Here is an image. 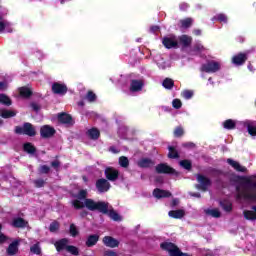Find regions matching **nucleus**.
Masks as SVG:
<instances>
[{
    "instance_id": "f257e3e1",
    "label": "nucleus",
    "mask_w": 256,
    "mask_h": 256,
    "mask_svg": "<svg viewBox=\"0 0 256 256\" xmlns=\"http://www.w3.org/2000/svg\"><path fill=\"white\" fill-rule=\"evenodd\" d=\"M89 192L87 189L79 190L77 195H74V200H72V205L74 209H88V211H100L101 213H107L109 209V203L107 202H97L91 198H87Z\"/></svg>"
},
{
    "instance_id": "f03ea898",
    "label": "nucleus",
    "mask_w": 256,
    "mask_h": 256,
    "mask_svg": "<svg viewBox=\"0 0 256 256\" xmlns=\"http://www.w3.org/2000/svg\"><path fill=\"white\" fill-rule=\"evenodd\" d=\"M240 182L236 188L237 198L256 203V175L241 178Z\"/></svg>"
},
{
    "instance_id": "7ed1b4c3",
    "label": "nucleus",
    "mask_w": 256,
    "mask_h": 256,
    "mask_svg": "<svg viewBox=\"0 0 256 256\" xmlns=\"http://www.w3.org/2000/svg\"><path fill=\"white\" fill-rule=\"evenodd\" d=\"M163 251H167L170 256H189V254L182 253L175 244L171 242H163L160 244Z\"/></svg>"
},
{
    "instance_id": "20e7f679",
    "label": "nucleus",
    "mask_w": 256,
    "mask_h": 256,
    "mask_svg": "<svg viewBox=\"0 0 256 256\" xmlns=\"http://www.w3.org/2000/svg\"><path fill=\"white\" fill-rule=\"evenodd\" d=\"M15 133L18 135H28L29 137L35 136V128L31 123H25L23 126H17L15 128Z\"/></svg>"
},
{
    "instance_id": "39448f33",
    "label": "nucleus",
    "mask_w": 256,
    "mask_h": 256,
    "mask_svg": "<svg viewBox=\"0 0 256 256\" xmlns=\"http://www.w3.org/2000/svg\"><path fill=\"white\" fill-rule=\"evenodd\" d=\"M202 70L206 73H217V71L221 70V62L210 61L202 66Z\"/></svg>"
},
{
    "instance_id": "423d86ee",
    "label": "nucleus",
    "mask_w": 256,
    "mask_h": 256,
    "mask_svg": "<svg viewBox=\"0 0 256 256\" xmlns=\"http://www.w3.org/2000/svg\"><path fill=\"white\" fill-rule=\"evenodd\" d=\"M96 189L99 193H107L111 189V184L106 179H99L96 182Z\"/></svg>"
},
{
    "instance_id": "0eeeda50",
    "label": "nucleus",
    "mask_w": 256,
    "mask_h": 256,
    "mask_svg": "<svg viewBox=\"0 0 256 256\" xmlns=\"http://www.w3.org/2000/svg\"><path fill=\"white\" fill-rule=\"evenodd\" d=\"M197 181H198L199 185H197L196 187L200 191H205L206 189H209V187L211 186V181L205 176L198 175Z\"/></svg>"
},
{
    "instance_id": "6e6552de",
    "label": "nucleus",
    "mask_w": 256,
    "mask_h": 256,
    "mask_svg": "<svg viewBox=\"0 0 256 256\" xmlns=\"http://www.w3.org/2000/svg\"><path fill=\"white\" fill-rule=\"evenodd\" d=\"M105 176L108 181H117V178L119 177V171L115 168H106L105 170Z\"/></svg>"
},
{
    "instance_id": "1a4fd4ad",
    "label": "nucleus",
    "mask_w": 256,
    "mask_h": 256,
    "mask_svg": "<svg viewBox=\"0 0 256 256\" xmlns=\"http://www.w3.org/2000/svg\"><path fill=\"white\" fill-rule=\"evenodd\" d=\"M102 241L104 245L106 247H110V249H115V247H119V240L111 236H105Z\"/></svg>"
},
{
    "instance_id": "9d476101",
    "label": "nucleus",
    "mask_w": 256,
    "mask_h": 256,
    "mask_svg": "<svg viewBox=\"0 0 256 256\" xmlns=\"http://www.w3.org/2000/svg\"><path fill=\"white\" fill-rule=\"evenodd\" d=\"M178 43L179 42L175 36H170L163 39V45L166 47V49H173V47H177Z\"/></svg>"
},
{
    "instance_id": "9b49d317",
    "label": "nucleus",
    "mask_w": 256,
    "mask_h": 256,
    "mask_svg": "<svg viewBox=\"0 0 256 256\" xmlns=\"http://www.w3.org/2000/svg\"><path fill=\"white\" fill-rule=\"evenodd\" d=\"M143 85H144L143 80L133 79L130 82V91L132 93H137L143 89Z\"/></svg>"
},
{
    "instance_id": "f8f14e48",
    "label": "nucleus",
    "mask_w": 256,
    "mask_h": 256,
    "mask_svg": "<svg viewBox=\"0 0 256 256\" xmlns=\"http://www.w3.org/2000/svg\"><path fill=\"white\" fill-rule=\"evenodd\" d=\"M52 91L56 95H65L67 93V86L61 83H54L52 85Z\"/></svg>"
},
{
    "instance_id": "ddd939ff",
    "label": "nucleus",
    "mask_w": 256,
    "mask_h": 256,
    "mask_svg": "<svg viewBox=\"0 0 256 256\" xmlns=\"http://www.w3.org/2000/svg\"><path fill=\"white\" fill-rule=\"evenodd\" d=\"M247 55H249V52L243 54V53H240L238 55H235L232 57V63L234 65H243L245 63V61H247Z\"/></svg>"
},
{
    "instance_id": "4468645a",
    "label": "nucleus",
    "mask_w": 256,
    "mask_h": 256,
    "mask_svg": "<svg viewBox=\"0 0 256 256\" xmlns=\"http://www.w3.org/2000/svg\"><path fill=\"white\" fill-rule=\"evenodd\" d=\"M41 137L48 138V137H53L55 135V128L45 125L41 128L40 130Z\"/></svg>"
},
{
    "instance_id": "2eb2a0df",
    "label": "nucleus",
    "mask_w": 256,
    "mask_h": 256,
    "mask_svg": "<svg viewBox=\"0 0 256 256\" xmlns=\"http://www.w3.org/2000/svg\"><path fill=\"white\" fill-rule=\"evenodd\" d=\"M156 171L157 173H170L172 175H175L176 173L175 169H173L167 164H159L158 166H156Z\"/></svg>"
},
{
    "instance_id": "dca6fc26",
    "label": "nucleus",
    "mask_w": 256,
    "mask_h": 256,
    "mask_svg": "<svg viewBox=\"0 0 256 256\" xmlns=\"http://www.w3.org/2000/svg\"><path fill=\"white\" fill-rule=\"evenodd\" d=\"M227 163L230 164V166L233 167L235 171H239L240 173H245V171H247V168L245 166H242L239 162L231 158L227 159Z\"/></svg>"
},
{
    "instance_id": "f3484780",
    "label": "nucleus",
    "mask_w": 256,
    "mask_h": 256,
    "mask_svg": "<svg viewBox=\"0 0 256 256\" xmlns=\"http://www.w3.org/2000/svg\"><path fill=\"white\" fill-rule=\"evenodd\" d=\"M168 216L171 217L172 219H183L185 217V210L178 209L169 211Z\"/></svg>"
},
{
    "instance_id": "a211bd4d",
    "label": "nucleus",
    "mask_w": 256,
    "mask_h": 256,
    "mask_svg": "<svg viewBox=\"0 0 256 256\" xmlns=\"http://www.w3.org/2000/svg\"><path fill=\"white\" fill-rule=\"evenodd\" d=\"M153 196L156 197V199H165V197H171V192L161 189H155L153 191Z\"/></svg>"
},
{
    "instance_id": "6ab92c4d",
    "label": "nucleus",
    "mask_w": 256,
    "mask_h": 256,
    "mask_svg": "<svg viewBox=\"0 0 256 256\" xmlns=\"http://www.w3.org/2000/svg\"><path fill=\"white\" fill-rule=\"evenodd\" d=\"M57 251H63V249H67L69 247V240L61 239L54 243Z\"/></svg>"
},
{
    "instance_id": "aec40b11",
    "label": "nucleus",
    "mask_w": 256,
    "mask_h": 256,
    "mask_svg": "<svg viewBox=\"0 0 256 256\" xmlns=\"http://www.w3.org/2000/svg\"><path fill=\"white\" fill-rule=\"evenodd\" d=\"M244 217L248 221H256V206L253 207V210L244 211Z\"/></svg>"
},
{
    "instance_id": "412c9836",
    "label": "nucleus",
    "mask_w": 256,
    "mask_h": 256,
    "mask_svg": "<svg viewBox=\"0 0 256 256\" xmlns=\"http://www.w3.org/2000/svg\"><path fill=\"white\" fill-rule=\"evenodd\" d=\"M58 121H60V123L66 124V125H71V123H73V118H71V115H69V114H60L58 116Z\"/></svg>"
},
{
    "instance_id": "4be33fe9",
    "label": "nucleus",
    "mask_w": 256,
    "mask_h": 256,
    "mask_svg": "<svg viewBox=\"0 0 256 256\" xmlns=\"http://www.w3.org/2000/svg\"><path fill=\"white\" fill-rule=\"evenodd\" d=\"M18 91H19V95L22 96L24 99L31 97V95L33 93L31 91V88H29V87H21L18 89Z\"/></svg>"
},
{
    "instance_id": "5701e85b",
    "label": "nucleus",
    "mask_w": 256,
    "mask_h": 256,
    "mask_svg": "<svg viewBox=\"0 0 256 256\" xmlns=\"http://www.w3.org/2000/svg\"><path fill=\"white\" fill-rule=\"evenodd\" d=\"M0 115L1 117H3V119H9L11 117H15V115H17V112L14 110L2 109L0 110Z\"/></svg>"
},
{
    "instance_id": "b1692460",
    "label": "nucleus",
    "mask_w": 256,
    "mask_h": 256,
    "mask_svg": "<svg viewBox=\"0 0 256 256\" xmlns=\"http://www.w3.org/2000/svg\"><path fill=\"white\" fill-rule=\"evenodd\" d=\"M193 38L191 36L182 35L179 37V42L183 47H189V45L192 43Z\"/></svg>"
},
{
    "instance_id": "393cba45",
    "label": "nucleus",
    "mask_w": 256,
    "mask_h": 256,
    "mask_svg": "<svg viewBox=\"0 0 256 256\" xmlns=\"http://www.w3.org/2000/svg\"><path fill=\"white\" fill-rule=\"evenodd\" d=\"M19 241L12 242L8 247V255H15L19 251Z\"/></svg>"
},
{
    "instance_id": "a878e982",
    "label": "nucleus",
    "mask_w": 256,
    "mask_h": 256,
    "mask_svg": "<svg viewBox=\"0 0 256 256\" xmlns=\"http://www.w3.org/2000/svg\"><path fill=\"white\" fill-rule=\"evenodd\" d=\"M206 215H209L210 217L219 218L221 217V211L217 208H208L205 210Z\"/></svg>"
},
{
    "instance_id": "bb28decb",
    "label": "nucleus",
    "mask_w": 256,
    "mask_h": 256,
    "mask_svg": "<svg viewBox=\"0 0 256 256\" xmlns=\"http://www.w3.org/2000/svg\"><path fill=\"white\" fill-rule=\"evenodd\" d=\"M28 223L23 218H14L12 222L13 227H27Z\"/></svg>"
},
{
    "instance_id": "cd10ccee",
    "label": "nucleus",
    "mask_w": 256,
    "mask_h": 256,
    "mask_svg": "<svg viewBox=\"0 0 256 256\" xmlns=\"http://www.w3.org/2000/svg\"><path fill=\"white\" fill-rule=\"evenodd\" d=\"M97 241H99V236L91 235L88 237L86 245L87 247H93V245H97Z\"/></svg>"
},
{
    "instance_id": "c85d7f7f",
    "label": "nucleus",
    "mask_w": 256,
    "mask_h": 256,
    "mask_svg": "<svg viewBox=\"0 0 256 256\" xmlns=\"http://www.w3.org/2000/svg\"><path fill=\"white\" fill-rule=\"evenodd\" d=\"M0 103L1 105H5L6 107H9L12 105L11 98L5 94H0Z\"/></svg>"
},
{
    "instance_id": "c756f323",
    "label": "nucleus",
    "mask_w": 256,
    "mask_h": 256,
    "mask_svg": "<svg viewBox=\"0 0 256 256\" xmlns=\"http://www.w3.org/2000/svg\"><path fill=\"white\" fill-rule=\"evenodd\" d=\"M247 131L251 137H256V123L255 122L248 123Z\"/></svg>"
},
{
    "instance_id": "7c9ffc66",
    "label": "nucleus",
    "mask_w": 256,
    "mask_h": 256,
    "mask_svg": "<svg viewBox=\"0 0 256 256\" xmlns=\"http://www.w3.org/2000/svg\"><path fill=\"white\" fill-rule=\"evenodd\" d=\"M9 27H11V23L7 22L3 19V16L0 15V33H3L5 29H9Z\"/></svg>"
},
{
    "instance_id": "2f4dec72",
    "label": "nucleus",
    "mask_w": 256,
    "mask_h": 256,
    "mask_svg": "<svg viewBox=\"0 0 256 256\" xmlns=\"http://www.w3.org/2000/svg\"><path fill=\"white\" fill-rule=\"evenodd\" d=\"M192 23H193V20L191 18H186L180 21V27L182 29H188V27H191Z\"/></svg>"
},
{
    "instance_id": "473e14b6",
    "label": "nucleus",
    "mask_w": 256,
    "mask_h": 256,
    "mask_svg": "<svg viewBox=\"0 0 256 256\" xmlns=\"http://www.w3.org/2000/svg\"><path fill=\"white\" fill-rule=\"evenodd\" d=\"M88 135L90 137V139H99V130H97L96 128H92L88 131Z\"/></svg>"
},
{
    "instance_id": "72a5a7b5",
    "label": "nucleus",
    "mask_w": 256,
    "mask_h": 256,
    "mask_svg": "<svg viewBox=\"0 0 256 256\" xmlns=\"http://www.w3.org/2000/svg\"><path fill=\"white\" fill-rule=\"evenodd\" d=\"M168 149H169V153H168L169 159H177L179 157L177 150H175L172 146H170Z\"/></svg>"
},
{
    "instance_id": "f704fd0d",
    "label": "nucleus",
    "mask_w": 256,
    "mask_h": 256,
    "mask_svg": "<svg viewBox=\"0 0 256 256\" xmlns=\"http://www.w3.org/2000/svg\"><path fill=\"white\" fill-rule=\"evenodd\" d=\"M224 129H235V121L229 119L223 123Z\"/></svg>"
},
{
    "instance_id": "c9c22d12",
    "label": "nucleus",
    "mask_w": 256,
    "mask_h": 256,
    "mask_svg": "<svg viewBox=\"0 0 256 256\" xmlns=\"http://www.w3.org/2000/svg\"><path fill=\"white\" fill-rule=\"evenodd\" d=\"M66 251H68V253H71V255H79V248L75 247V246H67L66 247Z\"/></svg>"
},
{
    "instance_id": "e433bc0d",
    "label": "nucleus",
    "mask_w": 256,
    "mask_h": 256,
    "mask_svg": "<svg viewBox=\"0 0 256 256\" xmlns=\"http://www.w3.org/2000/svg\"><path fill=\"white\" fill-rule=\"evenodd\" d=\"M163 87L165 89H171L174 85L173 83V80L172 79H169V78H166L163 83H162Z\"/></svg>"
},
{
    "instance_id": "4c0bfd02",
    "label": "nucleus",
    "mask_w": 256,
    "mask_h": 256,
    "mask_svg": "<svg viewBox=\"0 0 256 256\" xmlns=\"http://www.w3.org/2000/svg\"><path fill=\"white\" fill-rule=\"evenodd\" d=\"M151 165H153V162L149 159H142L139 161L140 167H151Z\"/></svg>"
},
{
    "instance_id": "58836bf2",
    "label": "nucleus",
    "mask_w": 256,
    "mask_h": 256,
    "mask_svg": "<svg viewBox=\"0 0 256 256\" xmlns=\"http://www.w3.org/2000/svg\"><path fill=\"white\" fill-rule=\"evenodd\" d=\"M24 151H26V153L33 154L35 153V147L31 145V143H26L24 144Z\"/></svg>"
},
{
    "instance_id": "ea45409f",
    "label": "nucleus",
    "mask_w": 256,
    "mask_h": 256,
    "mask_svg": "<svg viewBox=\"0 0 256 256\" xmlns=\"http://www.w3.org/2000/svg\"><path fill=\"white\" fill-rule=\"evenodd\" d=\"M119 165L121 167H129V159H127V157L122 156L119 158Z\"/></svg>"
},
{
    "instance_id": "a19ab883",
    "label": "nucleus",
    "mask_w": 256,
    "mask_h": 256,
    "mask_svg": "<svg viewBox=\"0 0 256 256\" xmlns=\"http://www.w3.org/2000/svg\"><path fill=\"white\" fill-rule=\"evenodd\" d=\"M109 217H110V219H112L113 221H121V216H119L118 213L115 212V211H110V212H109Z\"/></svg>"
},
{
    "instance_id": "79ce46f5",
    "label": "nucleus",
    "mask_w": 256,
    "mask_h": 256,
    "mask_svg": "<svg viewBox=\"0 0 256 256\" xmlns=\"http://www.w3.org/2000/svg\"><path fill=\"white\" fill-rule=\"evenodd\" d=\"M221 207L224 209V211H231V209H233L231 202L229 201L221 202Z\"/></svg>"
},
{
    "instance_id": "37998d69",
    "label": "nucleus",
    "mask_w": 256,
    "mask_h": 256,
    "mask_svg": "<svg viewBox=\"0 0 256 256\" xmlns=\"http://www.w3.org/2000/svg\"><path fill=\"white\" fill-rule=\"evenodd\" d=\"M182 97L184 99H191L193 97V91L192 90H184L182 93H181Z\"/></svg>"
},
{
    "instance_id": "c03bdc74",
    "label": "nucleus",
    "mask_w": 256,
    "mask_h": 256,
    "mask_svg": "<svg viewBox=\"0 0 256 256\" xmlns=\"http://www.w3.org/2000/svg\"><path fill=\"white\" fill-rule=\"evenodd\" d=\"M50 231L51 233H57V231H59V223L58 222H52L50 224Z\"/></svg>"
},
{
    "instance_id": "a18cd8bd",
    "label": "nucleus",
    "mask_w": 256,
    "mask_h": 256,
    "mask_svg": "<svg viewBox=\"0 0 256 256\" xmlns=\"http://www.w3.org/2000/svg\"><path fill=\"white\" fill-rule=\"evenodd\" d=\"M30 251L34 253L35 255H40L41 254V247H39V244H35L30 248Z\"/></svg>"
},
{
    "instance_id": "49530a36",
    "label": "nucleus",
    "mask_w": 256,
    "mask_h": 256,
    "mask_svg": "<svg viewBox=\"0 0 256 256\" xmlns=\"http://www.w3.org/2000/svg\"><path fill=\"white\" fill-rule=\"evenodd\" d=\"M70 234L72 237H77V235H79V231L77 230L75 224L70 225Z\"/></svg>"
},
{
    "instance_id": "de8ad7c7",
    "label": "nucleus",
    "mask_w": 256,
    "mask_h": 256,
    "mask_svg": "<svg viewBox=\"0 0 256 256\" xmlns=\"http://www.w3.org/2000/svg\"><path fill=\"white\" fill-rule=\"evenodd\" d=\"M183 103L179 100V99H174L172 101V106L174 107V109H181Z\"/></svg>"
},
{
    "instance_id": "09e8293b",
    "label": "nucleus",
    "mask_w": 256,
    "mask_h": 256,
    "mask_svg": "<svg viewBox=\"0 0 256 256\" xmlns=\"http://www.w3.org/2000/svg\"><path fill=\"white\" fill-rule=\"evenodd\" d=\"M180 166L184 169H191V162L189 160L180 161Z\"/></svg>"
},
{
    "instance_id": "8fccbe9b",
    "label": "nucleus",
    "mask_w": 256,
    "mask_h": 256,
    "mask_svg": "<svg viewBox=\"0 0 256 256\" xmlns=\"http://www.w3.org/2000/svg\"><path fill=\"white\" fill-rule=\"evenodd\" d=\"M216 19L220 21V23H227V16L225 14H218Z\"/></svg>"
},
{
    "instance_id": "3c124183",
    "label": "nucleus",
    "mask_w": 256,
    "mask_h": 256,
    "mask_svg": "<svg viewBox=\"0 0 256 256\" xmlns=\"http://www.w3.org/2000/svg\"><path fill=\"white\" fill-rule=\"evenodd\" d=\"M86 99L90 101V103H93V101L97 99V96L93 92H88Z\"/></svg>"
},
{
    "instance_id": "603ef678",
    "label": "nucleus",
    "mask_w": 256,
    "mask_h": 256,
    "mask_svg": "<svg viewBox=\"0 0 256 256\" xmlns=\"http://www.w3.org/2000/svg\"><path fill=\"white\" fill-rule=\"evenodd\" d=\"M183 133H184V131H183V128H181V127H177L174 130L175 137H182Z\"/></svg>"
},
{
    "instance_id": "864d4df0",
    "label": "nucleus",
    "mask_w": 256,
    "mask_h": 256,
    "mask_svg": "<svg viewBox=\"0 0 256 256\" xmlns=\"http://www.w3.org/2000/svg\"><path fill=\"white\" fill-rule=\"evenodd\" d=\"M158 67L160 69H167V67H169V64H167V62L161 60L160 62H158Z\"/></svg>"
},
{
    "instance_id": "5fc2aeb1",
    "label": "nucleus",
    "mask_w": 256,
    "mask_h": 256,
    "mask_svg": "<svg viewBox=\"0 0 256 256\" xmlns=\"http://www.w3.org/2000/svg\"><path fill=\"white\" fill-rule=\"evenodd\" d=\"M104 256H119V254L113 250H108L104 252Z\"/></svg>"
},
{
    "instance_id": "6e6d98bb",
    "label": "nucleus",
    "mask_w": 256,
    "mask_h": 256,
    "mask_svg": "<svg viewBox=\"0 0 256 256\" xmlns=\"http://www.w3.org/2000/svg\"><path fill=\"white\" fill-rule=\"evenodd\" d=\"M34 185H35L36 187H43V185H45V181H43V180H41V179L36 180V181L34 182Z\"/></svg>"
},
{
    "instance_id": "4d7b16f0",
    "label": "nucleus",
    "mask_w": 256,
    "mask_h": 256,
    "mask_svg": "<svg viewBox=\"0 0 256 256\" xmlns=\"http://www.w3.org/2000/svg\"><path fill=\"white\" fill-rule=\"evenodd\" d=\"M9 87L7 82H0V91H5Z\"/></svg>"
},
{
    "instance_id": "13d9d810",
    "label": "nucleus",
    "mask_w": 256,
    "mask_h": 256,
    "mask_svg": "<svg viewBox=\"0 0 256 256\" xmlns=\"http://www.w3.org/2000/svg\"><path fill=\"white\" fill-rule=\"evenodd\" d=\"M40 171L41 173H49V166H41Z\"/></svg>"
},
{
    "instance_id": "bf43d9fd",
    "label": "nucleus",
    "mask_w": 256,
    "mask_h": 256,
    "mask_svg": "<svg viewBox=\"0 0 256 256\" xmlns=\"http://www.w3.org/2000/svg\"><path fill=\"white\" fill-rule=\"evenodd\" d=\"M52 167L54 168V169H59V165H60V163H59V161H54V162H52Z\"/></svg>"
},
{
    "instance_id": "052dcab7",
    "label": "nucleus",
    "mask_w": 256,
    "mask_h": 256,
    "mask_svg": "<svg viewBox=\"0 0 256 256\" xmlns=\"http://www.w3.org/2000/svg\"><path fill=\"white\" fill-rule=\"evenodd\" d=\"M171 205L172 207H176V205H179V199H173Z\"/></svg>"
},
{
    "instance_id": "680f3d73",
    "label": "nucleus",
    "mask_w": 256,
    "mask_h": 256,
    "mask_svg": "<svg viewBox=\"0 0 256 256\" xmlns=\"http://www.w3.org/2000/svg\"><path fill=\"white\" fill-rule=\"evenodd\" d=\"M189 7V5H187V3H182L181 5H180V9L182 10V11H185V9H187Z\"/></svg>"
},
{
    "instance_id": "e2e57ef3",
    "label": "nucleus",
    "mask_w": 256,
    "mask_h": 256,
    "mask_svg": "<svg viewBox=\"0 0 256 256\" xmlns=\"http://www.w3.org/2000/svg\"><path fill=\"white\" fill-rule=\"evenodd\" d=\"M31 107H32V109H33L34 111H39V105L33 103V104H31Z\"/></svg>"
},
{
    "instance_id": "0e129e2a",
    "label": "nucleus",
    "mask_w": 256,
    "mask_h": 256,
    "mask_svg": "<svg viewBox=\"0 0 256 256\" xmlns=\"http://www.w3.org/2000/svg\"><path fill=\"white\" fill-rule=\"evenodd\" d=\"M203 46L199 45L195 48V51H203Z\"/></svg>"
},
{
    "instance_id": "69168bd1",
    "label": "nucleus",
    "mask_w": 256,
    "mask_h": 256,
    "mask_svg": "<svg viewBox=\"0 0 256 256\" xmlns=\"http://www.w3.org/2000/svg\"><path fill=\"white\" fill-rule=\"evenodd\" d=\"M248 69H249V71H252V72L255 71V69L253 68V65H251V64L248 65Z\"/></svg>"
},
{
    "instance_id": "338daca9",
    "label": "nucleus",
    "mask_w": 256,
    "mask_h": 256,
    "mask_svg": "<svg viewBox=\"0 0 256 256\" xmlns=\"http://www.w3.org/2000/svg\"><path fill=\"white\" fill-rule=\"evenodd\" d=\"M151 30H152V31H159V27L154 26V27L151 28Z\"/></svg>"
},
{
    "instance_id": "774afa93",
    "label": "nucleus",
    "mask_w": 256,
    "mask_h": 256,
    "mask_svg": "<svg viewBox=\"0 0 256 256\" xmlns=\"http://www.w3.org/2000/svg\"><path fill=\"white\" fill-rule=\"evenodd\" d=\"M194 33L195 35H201V30H195Z\"/></svg>"
}]
</instances>
